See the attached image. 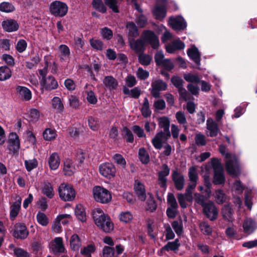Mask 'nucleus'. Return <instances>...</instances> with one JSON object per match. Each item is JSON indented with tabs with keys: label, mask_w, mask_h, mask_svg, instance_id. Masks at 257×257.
I'll return each mask as SVG.
<instances>
[{
	"label": "nucleus",
	"mask_w": 257,
	"mask_h": 257,
	"mask_svg": "<svg viewBox=\"0 0 257 257\" xmlns=\"http://www.w3.org/2000/svg\"><path fill=\"white\" fill-rule=\"evenodd\" d=\"M92 215L96 225L104 232H109L113 230V223L110 217L105 214L100 208L94 209Z\"/></svg>",
	"instance_id": "nucleus-1"
},
{
	"label": "nucleus",
	"mask_w": 257,
	"mask_h": 257,
	"mask_svg": "<svg viewBox=\"0 0 257 257\" xmlns=\"http://www.w3.org/2000/svg\"><path fill=\"white\" fill-rule=\"evenodd\" d=\"M225 147L220 145L219 151L225 156L226 168L227 172L233 176H236L240 173L239 164L237 159L235 155L225 153Z\"/></svg>",
	"instance_id": "nucleus-2"
},
{
	"label": "nucleus",
	"mask_w": 257,
	"mask_h": 257,
	"mask_svg": "<svg viewBox=\"0 0 257 257\" xmlns=\"http://www.w3.org/2000/svg\"><path fill=\"white\" fill-rule=\"evenodd\" d=\"M93 194L95 200L101 203H107L111 200V195L108 190L99 186L93 188Z\"/></svg>",
	"instance_id": "nucleus-3"
},
{
	"label": "nucleus",
	"mask_w": 257,
	"mask_h": 257,
	"mask_svg": "<svg viewBox=\"0 0 257 257\" xmlns=\"http://www.w3.org/2000/svg\"><path fill=\"white\" fill-rule=\"evenodd\" d=\"M60 198L65 201H72L75 197V191L73 187L66 183H61L58 188Z\"/></svg>",
	"instance_id": "nucleus-4"
},
{
	"label": "nucleus",
	"mask_w": 257,
	"mask_h": 257,
	"mask_svg": "<svg viewBox=\"0 0 257 257\" xmlns=\"http://www.w3.org/2000/svg\"><path fill=\"white\" fill-rule=\"evenodd\" d=\"M49 10L50 13L55 16L63 17L68 12V7L63 2L55 1L50 4Z\"/></svg>",
	"instance_id": "nucleus-5"
},
{
	"label": "nucleus",
	"mask_w": 257,
	"mask_h": 257,
	"mask_svg": "<svg viewBox=\"0 0 257 257\" xmlns=\"http://www.w3.org/2000/svg\"><path fill=\"white\" fill-rule=\"evenodd\" d=\"M188 177L190 183L188 184L186 188V194L189 197V199H191V190H193L196 188L198 180V174L196 167L192 166L189 169Z\"/></svg>",
	"instance_id": "nucleus-6"
},
{
	"label": "nucleus",
	"mask_w": 257,
	"mask_h": 257,
	"mask_svg": "<svg viewBox=\"0 0 257 257\" xmlns=\"http://www.w3.org/2000/svg\"><path fill=\"white\" fill-rule=\"evenodd\" d=\"M8 143V149L10 153L14 155H18L20 148V140L17 133L13 132L10 133Z\"/></svg>",
	"instance_id": "nucleus-7"
},
{
	"label": "nucleus",
	"mask_w": 257,
	"mask_h": 257,
	"mask_svg": "<svg viewBox=\"0 0 257 257\" xmlns=\"http://www.w3.org/2000/svg\"><path fill=\"white\" fill-rule=\"evenodd\" d=\"M141 37L145 43L150 44L153 49H157L159 46V38L154 32L145 30Z\"/></svg>",
	"instance_id": "nucleus-8"
},
{
	"label": "nucleus",
	"mask_w": 257,
	"mask_h": 257,
	"mask_svg": "<svg viewBox=\"0 0 257 257\" xmlns=\"http://www.w3.org/2000/svg\"><path fill=\"white\" fill-rule=\"evenodd\" d=\"M204 214L210 220L217 219L218 211L214 202L209 201L202 207Z\"/></svg>",
	"instance_id": "nucleus-9"
},
{
	"label": "nucleus",
	"mask_w": 257,
	"mask_h": 257,
	"mask_svg": "<svg viewBox=\"0 0 257 257\" xmlns=\"http://www.w3.org/2000/svg\"><path fill=\"white\" fill-rule=\"evenodd\" d=\"M171 81L173 85L178 88L180 95L182 98L185 100L190 99V94L183 87V80L181 77L173 76L171 79Z\"/></svg>",
	"instance_id": "nucleus-10"
},
{
	"label": "nucleus",
	"mask_w": 257,
	"mask_h": 257,
	"mask_svg": "<svg viewBox=\"0 0 257 257\" xmlns=\"http://www.w3.org/2000/svg\"><path fill=\"white\" fill-rule=\"evenodd\" d=\"M100 174L104 177L110 179L113 177L116 173L114 166L109 163L101 164L99 167Z\"/></svg>",
	"instance_id": "nucleus-11"
},
{
	"label": "nucleus",
	"mask_w": 257,
	"mask_h": 257,
	"mask_svg": "<svg viewBox=\"0 0 257 257\" xmlns=\"http://www.w3.org/2000/svg\"><path fill=\"white\" fill-rule=\"evenodd\" d=\"M151 94L155 98L160 97L161 91L165 90L167 88L166 83L160 79H158L152 83Z\"/></svg>",
	"instance_id": "nucleus-12"
},
{
	"label": "nucleus",
	"mask_w": 257,
	"mask_h": 257,
	"mask_svg": "<svg viewBox=\"0 0 257 257\" xmlns=\"http://www.w3.org/2000/svg\"><path fill=\"white\" fill-rule=\"evenodd\" d=\"M170 173V169L166 164L162 166V170L158 173V182L160 186L165 190L167 188V177Z\"/></svg>",
	"instance_id": "nucleus-13"
},
{
	"label": "nucleus",
	"mask_w": 257,
	"mask_h": 257,
	"mask_svg": "<svg viewBox=\"0 0 257 257\" xmlns=\"http://www.w3.org/2000/svg\"><path fill=\"white\" fill-rule=\"evenodd\" d=\"M169 24L175 30H183L186 27V23L181 16L170 17L169 20Z\"/></svg>",
	"instance_id": "nucleus-14"
},
{
	"label": "nucleus",
	"mask_w": 257,
	"mask_h": 257,
	"mask_svg": "<svg viewBox=\"0 0 257 257\" xmlns=\"http://www.w3.org/2000/svg\"><path fill=\"white\" fill-rule=\"evenodd\" d=\"M170 136V134L168 135L163 131H160L152 139V143L156 149H161L162 148L163 143L166 141Z\"/></svg>",
	"instance_id": "nucleus-15"
},
{
	"label": "nucleus",
	"mask_w": 257,
	"mask_h": 257,
	"mask_svg": "<svg viewBox=\"0 0 257 257\" xmlns=\"http://www.w3.org/2000/svg\"><path fill=\"white\" fill-rule=\"evenodd\" d=\"M41 86L47 90H52L58 88V84L55 78L49 76L46 78L40 80Z\"/></svg>",
	"instance_id": "nucleus-16"
},
{
	"label": "nucleus",
	"mask_w": 257,
	"mask_h": 257,
	"mask_svg": "<svg viewBox=\"0 0 257 257\" xmlns=\"http://www.w3.org/2000/svg\"><path fill=\"white\" fill-rule=\"evenodd\" d=\"M29 234L26 226L21 223H16L14 226L13 235L20 239L26 238Z\"/></svg>",
	"instance_id": "nucleus-17"
},
{
	"label": "nucleus",
	"mask_w": 257,
	"mask_h": 257,
	"mask_svg": "<svg viewBox=\"0 0 257 257\" xmlns=\"http://www.w3.org/2000/svg\"><path fill=\"white\" fill-rule=\"evenodd\" d=\"M2 25L4 30L8 32H15L19 28L18 22L14 19L5 20L3 21Z\"/></svg>",
	"instance_id": "nucleus-18"
},
{
	"label": "nucleus",
	"mask_w": 257,
	"mask_h": 257,
	"mask_svg": "<svg viewBox=\"0 0 257 257\" xmlns=\"http://www.w3.org/2000/svg\"><path fill=\"white\" fill-rule=\"evenodd\" d=\"M172 180L178 190H182L184 188L185 179L182 174L176 170L174 171L172 173Z\"/></svg>",
	"instance_id": "nucleus-19"
},
{
	"label": "nucleus",
	"mask_w": 257,
	"mask_h": 257,
	"mask_svg": "<svg viewBox=\"0 0 257 257\" xmlns=\"http://www.w3.org/2000/svg\"><path fill=\"white\" fill-rule=\"evenodd\" d=\"M165 47L167 52L173 53L177 50L184 49L185 45L179 39H177L167 44Z\"/></svg>",
	"instance_id": "nucleus-20"
},
{
	"label": "nucleus",
	"mask_w": 257,
	"mask_h": 257,
	"mask_svg": "<svg viewBox=\"0 0 257 257\" xmlns=\"http://www.w3.org/2000/svg\"><path fill=\"white\" fill-rule=\"evenodd\" d=\"M50 248L55 253L64 252L65 247L63 243L62 238L59 237H56L55 239L51 242Z\"/></svg>",
	"instance_id": "nucleus-21"
},
{
	"label": "nucleus",
	"mask_w": 257,
	"mask_h": 257,
	"mask_svg": "<svg viewBox=\"0 0 257 257\" xmlns=\"http://www.w3.org/2000/svg\"><path fill=\"white\" fill-rule=\"evenodd\" d=\"M134 190L139 199L141 201H145L146 198V193L144 185L140 181L136 180Z\"/></svg>",
	"instance_id": "nucleus-22"
},
{
	"label": "nucleus",
	"mask_w": 257,
	"mask_h": 257,
	"mask_svg": "<svg viewBox=\"0 0 257 257\" xmlns=\"http://www.w3.org/2000/svg\"><path fill=\"white\" fill-rule=\"evenodd\" d=\"M207 130L209 136L213 137L217 135L219 129L217 123L211 118H208L206 121Z\"/></svg>",
	"instance_id": "nucleus-23"
},
{
	"label": "nucleus",
	"mask_w": 257,
	"mask_h": 257,
	"mask_svg": "<svg viewBox=\"0 0 257 257\" xmlns=\"http://www.w3.org/2000/svg\"><path fill=\"white\" fill-rule=\"evenodd\" d=\"M129 42L131 48L136 53H141L144 51L145 43L142 39V37L141 39L137 40H135L134 39H130Z\"/></svg>",
	"instance_id": "nucleus-24"
},
{
	"label": "nucleus",
	"mask_w": 257,
	"mask_h": 257,
	"mask_svg": "<svg viewBox=\"0 0 257 257\" xmlns=\"http://www.w3.org/2000/svg\"><path fill=\"white\" fill-rule=\"evenodd\" d=\"M243 228L246 234H250L257 228V224L251 218H246L243 223Z\"/></svg>",
	"instance_id": "nucleus-25"
},
{
	"label": "nucleus",
	"mask_w": 257,
	"mask_h": 257,
	"mask_svg": "<svg viewBox=\"0 0 257 257\" xmlns=\"http://www.w3.org/2000/svg\"><path fill=\"white\" fill-rule=\"evenodd\" d=\"M16 90L23 100L29 101L32 98V92L27 87L22 86H18L16 87Z\"/></svg>",
	"instance_id": "nucleus-26"
},
{
	"label": "nucleus",
	"mask_w": 257,
	"mask_h": 257,
	"mask_svg": "<svg viewBox=\"0 0 257 257\" xmlns=\"http://www.w3.org/2000/svg\"><path fill=\"white\" fill-rule=\"evenodd\" d=\"M58 56L61 61H67L70 55V50L66 45H61L58 48Z\"/></svg>",
	"instance_id": "nucleus-27"
},
{
	"label": "nucleus",
	"mask_w": 257,
	"mask_h": 257,
	"mask_svg": "<svg viewBox=\"0 0 257 257\" xmlns=\"http://www.w3.org/2000/svg\"><path fill=\"white\" fill-rule=\"evenodd\" d=\"M187 54L197 65H200V54L198 49L195 47H192L187 51Z\"/></svg>",
	"instance_id": "nucleus-28"
},
{
	"label": "nucleus",
	"mask_w": 257,
	"mask_h": 257,
	"mask_svg": "<svg viewBox=\"0 0 257 257\" xmlns=\"http://www.w3.org/2000/svg\"><path fill=\"white\" fill-rule=\"evenodd\" d=\"M48 164L51 170H55L60 165V159L57 153H52L48 159Z\"/></svg>",
	"instance_id": "nucleus-29"
},
{
	"label": "nucleus",
	"mask_w": 257,
	"mask_h": 257,
	"mask_svg": "<svg viewBox=\"0 0 257 257\" xmlns=\"http://www.w3.org/2000/svg\"><path fill=\"white\" fill-rule=\"evenodd\" d=\"M76 169L71 160H66L64 164L63 171L65 175L71 176L75 172Z\"/></svg>",
	"instance_id": "nucleus-30"
},
{
	"label": "nucleus",
	"mask_w": 257,
	"mask_h": 257,
	"mask_svg": "<svg viewBox=\"0 0 257 257\" xmlns=\"http://www.w3.org/2000/svg\"><path fill=\"white\" fill-rule=\"evenodd\" d=\"M103 82L105 86L110 90L116 89L118 85L117 80L111 76H105Z\"/></svg>",
	"instance_id": "nucleus-31"
},
{
	"label": "nucleus",
	"mask_w": 257,
	"mask_h": 257,
	"mask_svg": "<svg viewBox=\"0 0 257 257\" xmlns=\"http://www.w3.org/2000/svg\"><path fill=\"white\" fill-rule=\"evenodd\" d=\"M75 214L79 220L82 222L86 221V216L85 209L83 206L81 204L76 205L75 209Z\"/></svg>",
	"instance_id": "nucleus-32"
},
{
	"label": "nucleus",
	"mask_w": 257,
	"mask_h": 257,
	"mask_svg": "<svg viewBox=\"0 0 257 257\" xmlns=\"http://www.w3.org/2000/svg\"><path fill=\"white\" fill-rule=\"evenodd\" d=\"M153 14L157 19H164L166 15V9L165 7L157 5L153 10Z\"/></svg>",
	"instance_id": "nucleus-33"
},
{
	"label": "nucleus",
	"mask_w": 257,
	"mask_h": 257,
	"mask_svg": "<svg viewBox=\"0 0 257 257\" xmlns=\"http://www.w3.org/2000/svg\"><path fill=\"white\" fill-rule=\"evenodd\" d=\"M244 189V185L239 180H235L231 186V190L233 195L242 194Z\"/></svg>",
	"instance_id": "nucleus-34"
},
{
	"label": "nucleus",
	"mask_w": 257,
	"mask_h": 257,
	"mask_svg": "<svg viewBox=\"0 0 257 257\" xmlns=\"http://www.w3.org/2000/svg\"><path fill=\"white\" fill-rule=\"evenodd\" d=\"M222 214L224 219L228 221L232 220L233 211L230 204L223 206L222 209Z\"/></svg>",
	"instance_id": "nucleus-35"
},
{
	"label": "nucleus",
	"mask_w": 257,
	"mask_h": 257,
	"mask_svg": "<svg viewBox=\"0 0 257 257\" xmlns=\"http://www.w3.org/2000/svg\"><path fill=\"white\" fill-rule=\"evenodd\" d=\"M192 191L191 190V199H189V197L186 194V191H185V194H179L178 195V200L179 201V203L181 206V207L183 208H185L187 207V203L186 201L191 202L193 200V196H192Z\"/></svg>",
	"instance_id": "nucleus-36"
},
{
	"label": "nucleus",
	"mask_w": 257,
	"mask_h": 257,
	"mask_svg": "<svg viewBox=\"0 0 257 257\" xmlns=\"http://www.w3.org/2000/svg\"><path fill=\"white\" fill-rule=\"evenodd\" d=\"M159 126L163 128V132L167 133L168 135L170 134L169 131L170 120L168 118L166 117H162L159 119Z\"/></svg>",
	"instance_id": "nucleus-37"
},
{
	"label": "nucleus",
	"mask_w": 257,
	"mask_h": 257,
	"mask_svg": "<svg viewBox=\"0 0 257 257\" xmlns=\"http://www.w3.org/2000/svg\"><path fill=\"white\" fill-rule=\"evenodd\" d=\"M126 27L128 31V35L132 37H137L139 36L138 29L136 24L133 22H127Z\"/></svg>",
	"instance_id": "nucleus-38"
},
{
	"label": "nucleus",
	"mask_w": 257,
	"mask_h": 257,
	"mask_svg": "<svg viewBox=\"0 0 257 257\" xmlns=\"http://www.w3.org/2000/svg\"><path fill=\"white\" fill-rule=\"evenodd\" d=\"M12 76V72L7 66L0 67V81H5L9 79Z\"/></svg>",
	"instance_id": "nucleus-39"
},
{
	"label": "nucleus",
	"mask_w": 257,
	"mask_h": 257,
	"mask_svg": "<svg viewBox=\"0 0 257 257\" xmlns=\"http://www.w3.org/2000/svg\"><path fill=\"white\" fill-rule=\"evenodd\" d=\"M81 245V240L78 235L74 234L72 235L70 239V246L73 250H78Z\"/></svg>",
	"instance_id": "nucleus-40"
},
{
	"label": "nucleus",
	"mask_w": 257,
	"mask_h": 257,
	"mask_svg": "<svg viewBox=\"0 0 257 257\" xmlns=\"http://www.w3.org/2000/svg\"><path fill=\"white\" fill-rule=\"evenodd\" d=\"M118 218L121 222L128 223L131 222L133 219V215L130 211H122L119 214Z\"/></svg>",
	"instance_id": "nucleus-41"
},
{
	"label": "nucleus",
	"mask_w": 257,
	"mask_h": 257,
	"mask_svg": "<svg viewBox=\"0 0 257 257\" xmlns=\"http://www.w3.org/2000/svg\"><path fill=\"white\" fill-rule=\"evenodd\" d=\"M21 202L20 200L15 202L11 206L10 217L12 220H14L16 217L18 215L21 208Z\"/></svg>",
	"instance_id": "nucleus-42"
},
{
	"label": "nucleus",
	"mask_w": 257,
	"mask_h": 257,
	"mask_svg": "<svg viewBox=\"0 0 257 257\" xmlns=\"http://www.w3.org/2000/svg\"><path fill=\"white\" fill-rule=\"evenodd\" d=\"M149 197L147 201L146 209L148 211L153 212L157 209V203L151 194L149 193Z\"/></svg>",
	"instance_id": "nucleus-43"
},
{
	"label": "nucleus",
	"mask_w": 257,
	"mask_h": 257,
	"mask_svg": "<svg viewBox=\"0 0 257 257\" xmlns=\"http://www.w3.org/2000/svg\"><path fill=\"white\" fill-rule=\"evenodd\" d=\"M95 250V246L93 244H89L82 248L80 253L84 257H91L92 253H93Z\"/></svg>",
	"instance_id": "nucleus-44"
},
{
	"label": "nucleus",
	"mask_w": 257,
	"mask_h": 257,
	"mask_svg": "<svg viewBox=\"0 0 257 257\" xmlns=\"http://www.w3.org/2000/svg\"><path fill=\"white\" fill-rule=\"evenodd\" d=\"M141 110L142 115L145 117H148L151 114L152 111L150 109L149 100L147 97L144 99Z\"/></svg>",
	"instance_id": "nucleus-45"
},
{
	"label": "nucleus",
	"mask_w": 257,
	"mask_h": 257,
	"mask_svg": "<svg viewBox=\"0 0 257 257\" xmlns=\"http://www.w3.org/2000/svg\"><path fill=\"white\" fill-rule=\"evenodd\" d=\"M224 181L223 170L214 171L213 183L215 184H221L224 183Z\"/></svg>",
	"instance_id": "nucleus-46"
},
{
	"label": "nucleus",
	"mask_w": 257,
	"mask_h": 257,
	"mask_svg": "<svg viewBox=\"0 0 257 257\" xmlns=\"http://www.w3.org/2000/svg\"><path fill=\"white\" fill-rule=\"evenodd\" d=\"M42 192L49 198H52L53 197L54 195V190L50 183L47 182L44 184Z\"/></svg>",
	"instance_id": "nucleus-47"
},
{
	"label": "nucleus",
	"mask_w": 257,
	"mask_h": 257,
	"mask_svg": "<svg viewBox=\"0 0 257 257\" xmlns=\"http://www.w3.org/2000/svg\"><path fill=\"white\" fill-rule=\"evenodd\" d=\"M139 158L143 164H148L150 161V157L147 151L143 148H140L139 151Z\"/></svg>",
	"instance_id": "nucleus-48"
},
{
	"label": "nucleus",
	"mask_w": 257,
	"mask_h": 257,
	"mask_svg": "<svg viewBox=\"0 0 257 257\" xmlns=\"http://www.w3.org/2000/svg\"><path fill=\"white\" fill-rule=\"evenodd\" d=\"M51 103L53 108L58 111H62L64 108L63 103L59 97H54L52 100Z\"/></svg>",
	"instance_id": "nucleus-49"
},
{
	"label": "nucleus",
	"mask_w": 257,
	"mask_h": 257,
	"mask_svg": "<svg viewBox=\"0 0 257 257\" xmlns=\"http://www.w3.org/2000/svg\"><path fill=\"white\" fill-rule=\"evenodd\" d=\"M43 135L46 141H51L56 138V133L54 130L48 128L44 131Z\"/></svg>",
	"instance_id": "nucleus-50"
},
{
	"label": "nucleus",
	"mask_w": 257,
	"mask_h": 257,
	"mask_svg": "<svg viewBox=\"0 0 257 257\" xmlns=\"http://www.w3.org/2000/svg\"><path fill=\"white\" fill-rule=\"evenodd\" d=\"M9 247L13 249L14 252L17 257H29V253L21 248H15L14 244L10 245Z\"/></svg>",
	"instance_id": "nucleus-51"
},
{
	"label": "nucleus",
	"mask_w": 257,
	"mask_h": 257,
	"mask_svg": "<svg viewBox=\"0 0 257 257\" xmlns=\"http://www.w3.org/2000/svg\"><path fill=\"white\" fill-rule=\"evenodd\" d=\"M92 5L93 8L99 12L104 13L106 11V8L101 0H93Z\"/></svg>",
	"instance_id": "nucleus-52"
},
{
	"label": "nucleus",
	"mask_w": 257,
	"mask_h": 257,
	"mask_svg": "<svg viewBox=\"0 0 257 257\" xmlns=\"http://www.w3.org/2000/svg\"><path fill=\"white\" fill-rule=\"evenodd\" d=\"M15 10L14 6L9 2H3L0 4V11L5 13H11Z\"/></svg>",
	"instance_id": "nucleus-53"
},
{
	"label": "nucleus",
	"mask_w": 257,
	"mask_h": 257,
	"mask_svg": "<svg viewBox=\"0 0 257 257\" xmlns=\"http://www.w3.org/2000/svg\"><path fill=\"white\" fill-rule=\"evenodd\" d=\"M179 240L176 239L174 241L169 242L166 245L162 248V250H175L179 246Z\"/></svg>",
	"instance_id": "nucleus-54"
},
{
	"label": "nucleus",
	"mask_w": 257,
	"mask_h": 257,
	"mask_svg": "<svg viewBox=\"0 0 257 257\" xmlns=\"http://www.w3.org/2000/svg\"><path fill=\"white\" fill-rule=\"evenodd\" d=\"M56 220L63 225H66L72 220V217L68 214H60L57 216Z\"/></svg>",
	"instance_id": "nucleus-55"
},
{
	"label": "nucleus",
	"mask_w": 257,
	"mask_h": 257,
	"mask_svg": "<svg viewBox=\"0 0 257 257\" xmlns=\"http://www.w3.org/2000/svg\"><path fill=\"white\" fill-rule=\"evenodd\" d=\"M201 232L205 235H209L212 232V228L206 222L200 223L199 225Z\"/></svg>",
	"instance_id": "nucleus-56"
},
{
	"label": "nucleus",
	"mask_w": 257,
	"mask_h": 257,
	"mask_svg": "<svg viewBox=\"0 0 257 257\" xmlns=\"http://www.w3.org/2000/svg\"><path fill=\"white\" fill-rule=\"evenodd\" d=\"M215 198L216 202L219 204H222L226 200V196L221 190H217L215 192Z\"/></svg>",
	"instance_id": "nucleus-57"
},
{
	"label": "nucleus",
	"mask_w": 257,
	"mask_h": 257,
	"mask_svg": "<svg viewBox=\"0 0 257 257\" xmlns=\"http://www.w3.org/2000/svg\"><path fill=\"white\" fill-rule=\"evenodd\" d=\"M25 165L27 170L30 172L37 167L38 162L36 159L26 160L25 161Z\"/></svg>",
	"instance_id": "nucleus-58"
},
{
	"label": "nucleus",
	"mask_w": 257,
	"mask_h": 257,
	"mask_svg": "<svg viewBox=\"0 0 257 257\" xmlns=\"http://www.w3.org/2000/svg\"><path fill=\"white\" fill-rule=\"evenodd\" d=\"M100 33L102 37L106 40L111 39L113 36L112 31L107 27L101 29Z\"/></svg>",
	"instance_id": "nucleus-59"
},
{
	"label": "nucleus",
	"mask_w": 257,
	"mask_h": 257,
	"mask_svg": "<svg viewBox=\"0 0 257 257\" xmlns=\"http://www.w3.org/2000/svg\"><path fill=\"white\" fill-rule=\"evenodd\" d=\"M176 118L178 122L183 125L185 128L186 129L187 126L186 124L187 123V120L184 113L182 111L177 112L176 113Z\"/></svg>",
	"instance_id": "nucleus-60"
},
{
	"label": "nucleus",
	"mask_w": 257,
	"mask_h": 257,
	"mask_svg": "<svg viewBox=\"0 0 257 257\" xmlns=\"http://www.w3.org/2000/svg\"><path fill=\"white\" fill-rule=\"evenodd\" d=\"M27 45V43L25 40L20 39L18 41L16 46V48L18 52L21 53L26 50Z\"/></svg>",
	"instance_id": "nucleus-61"
},
{
	"label": "nucleus",
	"mask_w": 257,
	"mask_h": 257,
	"mask_svg": "<svg viewBox=\"0 0 257 257\" xmlns=\"http://www.w3.org/2000/svg\"><path fill=\"white\" fill-rule=\"evenodd\" d=\"M37 220L38 223L43 226H46L49 223L47 216L42 212L38 213Z\"/></svg>",
	"instance_id": "nucleus-62"
},
{
	"label": "nucleus",
	"mask_w": 257,
	"mask_h": 257,
	"mask_svg": "<svg viewBox=\"0 0 257 257\" xmlns=\"http://www.w3.org/2000/svg\"><path fill=\"white\" fill-rule=\"evenodd\" d=\"M184 78L188 82L194 83H198L200 81V79L198 76L190 73L185 74Z\"/></svg>",
	"instance_id": "nucleus-63"
},
{
	"label": "nucleus",
	"mask_w": 257,
	"mask_h": 257,
	"mask_svg": "<svg viewBox=\"0 0 257 257\" xmlns=\"http://www.w3.org/2000/svg\"><path fill=\"white\" fill-rule=\"evenodd\" d=\"M137 77L141 80H145L149 76V72L143 69L141 67H139L136 72Z\"/></svg>",
	"instance_id": "nucleus-64"
}]
</instances>
